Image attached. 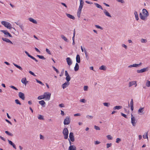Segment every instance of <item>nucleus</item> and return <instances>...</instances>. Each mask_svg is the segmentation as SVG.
I'll return each instance as SVG.
<instances>
[{"mask_svg":"<svg viewBox=\"0 0 150 150\" xmlns=\"http://www.w3.org/2000/svg\"><path fill=\"white\" fill-rule=\"evenodd\" d=\"M80 0V5L79 8L78 9L79 10H81L83 8V4L84 2L83 0Z\"/></svg>","mask_w":150,"mask_h":150,"instance_id":"nucleus-13","label":"nucleus"},{"mask_svg":"<svg viewBox=\"0 0 150 150\" xmlns=\"http://www.w3.org/2000/svg\"><path fill=\"white\" fill-rule=\"evenodd\" d=\"M88 86H84L83 87V89L84 91H86L88 90Z\"/></svg>","mask_w":150,"mask_h":150,"instance_id":"nucleus-53","label":"nucleus"},{"mask_svg":"<svg viewBox=\"0 0 150 150\" xmlns=\"http://www.w3.org/2000/svg\"><path fill=\"white\" fill-rule=\"evenodd\" d=\"M137 81H130L129 83V87H130L133 85H135V87H136L137 85Z\"/></svg>","mask_w":150,"mask_h":150,"instance_id":"nucleus-8","label":"nucleus"},{"mask_svg":"<svg viewBox=\"0 0 150 150\" xmlns=\"http://www.w3.org/2000/svg\"><path fill=\"white\" fill-rule=\"evenodd\" d=\"M66 14L67 16L70 18L72 19L73 20H74L75 19V18L73 16H72V15L67 13H66Z\"/></svg>","mask_w":150,"mask_h":150,"instance_id":"nucleus-18","label":"nucleus"},{"mask_svg":"<svg viewBox=\"0 0 150 150\" xmlns=\"http://www.w3.org/2000/svg\"><path fill=\"white\" fill-rule=\"evenodd\" d=\"M80 102L81 103H85L86 102V101L84 99H82L80 100Z\"/></svg>","mask_w":150,"mask_h":150,"instance_id":"nucleus-46","label":"nucleus"},{"mask_svg":"<svg viewBox=\"0 0 150 150\" xmlns=\"http://www.w3.org/2000/svg\"><path fill=\"white\" fill-rule=\"evenodd\" d=\"M18 96L19 98H21L22 100H24L25 98L24 94L21 92H20L18 93Z\"/></svg>","mask_w":150,"mask_h":150,"instance_id":"nucleus-12","label":"nucleus"},{"mask_svg":"<svg viewBox=\"0 0 150 150\" xmlns=\"http://www.w3.org/2000/svg\"><path fill=\"white\" fill-rule=\"evenodd\" d=\"M103 13L106 16L109 18H111L112 16L110 13L105 9L103 10Z\"/></svg>","mask_w":150,"mask_h":150,"instance_id":"nucleus-9","label":"nucleus"},{"mask_svg":"<svg viewBox=\"0 0 150 150\" xmlns=\"http://www.w3.org/2000/svg\"><path fill=\"white\" fill-rule=\"evenodd\" d=\"M8 143L10 144L12 146L14 149H16V147L14 143H13L11 141L8 139Z\"/></svg>","mask_w":150,"mask_h":150,"instance_id":"nucleus-17","label":"nucleus"},{"mask_svg":"<svg viewBox=\"0 0 150 150\" xmlns=\"http://www.w3.org/2000/svg\"><path fill=\"white\" fill-rule=\"evenodd\" d=\"M146 85L148 87H150V81L147 80L146 81Z\"/></svg>","mask_w":150,"mask_h":150,"instance_id":"nucleus-32","label":"nucleus"},{"mask_svg":"<svg viewBox=\"0 0 150 150\" xmlns=\"http://www.w3.org/2000/svg\"><path fill=\"white\" fill-rule=\"evenodd\" d=\"M121 141V139L120 138H117L116 139V142L117 143H118L119 142Z\"/></svg>","mask_w":150,"mask_h":150,"instance_id":"nucleus-48","label":"nucleus"},{"mask_svg":"<svg viewBox=\"0 0 150 150\" xmlns=\"http://www.w3.org/2000/svg\"><path fill=\"white\" fill-rule=\"evenodd\" d=\"M69 137L70 140L72 142H74V134L73 132H70L69 134Z\"/></svg>","mask_w":150,"mask_h":150,"instance_id":"nucleus-11","label":"nucleus"},{"mask_svg":"<svg viewBox=\"0 0 150 150\" xmlns=\"http://www.w3.org/2000/svg\"><path fill=\"white\" fill-rule=\"evenodd\" d=\"M69 84V82H66L65 83H63L62 85V86L63 89H64L67 87L68 86V85Z\"/></svg>","mask_w":150,"mask_h":150,"instance_id":"nucleus-15","label":"nucleus"},{"mask_svg":"<svg viewBox=\"0 0 150 150\" xmlns=\"http://www.w3.org/2000/svg\"><path fill=\"white\" fill-rule=\"evenodd\" d=\"M142 13L144 15L141 13H140L139 14V16L140 18L143 20H145L146 18L149 16V13L145 9H143L142 10Z\"/></svg>","mask_w":150,"mask_h":150,"instance_id":"nucleus-1","label":"nucleus"},{"mask_svg":"<svg viewBox=\"0 0 150 150\" xmlns=\"http://www.w3.org/2000/svg\"><path fill=\"white\" fill-rule=\"evenodd\" d=\"M99 69L101 70L105 71L106 69V67L105 66L102 65L100 67Z\"/></svg>","mask_w":150,"mask_h":150,"instance_id":"nucleus-25","label":"nucleus"},{"mask_svg":"<svg viewBox=\"0 0 150 150\" xmlns=\"http://www.w3.org/2000/svg\"><path fill=\"white\" fill-rule=\"evenodd\" d=\"M36 80L37 82L38 83L42 85H44V84H43L42 83V82H41L40 81L38 80L37 79H36Z\"/></svg>","mask_w":150,"mask_h":150,"instance_id":"nucleus-45","label":"nucleus"},{"mask_svg":"<svg viewBox=\"0 0 150 150\" xmlns=\"http://www.w3.org/2000/svg\"><path fill=\"white\" fill-rule=\"evenodd\" d=\"M44 99L47 100H49L50 98L51 94L48 92H46L44 94Z\"/></svg>","mask_w":150,"mask_h":150,"instance_id":"nucleus-4","label":"nucleus"},{"mask_svg":"<svg viewBox=\"0 0 150 150\" xmlns=\"http://www.w3.org/2000/svg\"><path fill=\"white\" fill-rule=\"evenodd\" d=\"M70 121L71 118L67 116L64 120V125H68L70 124Z\"/></svg>","mask_w":150,"mask_h":150,"instance_id":"nucleus-6","label":"nucleus"},{"mask_svg":"<svg viewBox=\"0 0 150 150\" xmlns=\"http://www.w3.org/2000/svg\"><path fill=\"white\" fill-rule=\"evenodd\" d=\"M15 102L17 104H18L20 105H21V103L20 101L18 99H16L15 100Z\"/></svg>","mask_w":150,"mask_h":150,"instance_id":"nucleus-38","label":"nucleus"},{"mask_svg":"<svg viewBox=\"0 0 150 150\" xmlns=\"http://www.w3.org/2000/svg\"><path fill=\"white\" fill-rule=\"evenodd\" d=\"M39 103L43 106L45 107V102L43 100H42L39 101Z\"/></svg>","mask_w":150,"mask_h":150,"instance_id":"nucleus-27","label":"nucleus"},{"mask_svg":"<svg viewBox=\"0 0 150 150\" xmlns=\"http://www.w3.org/2000/svg\"><path fill=\"white\" fill-rule=\"evenodd\" d=\"M2 39L3 40V41L6 42H7L10 43L11 44H13L12 42H11L10 40L7 38H2Z\"/></svg>","mask_w":150,"mask_h":150,"instance_id":"nucleus-16","label":"nucleus"},{"mask_svg":"<svg viewBox=\"0 0 150 150\" xmlns=\"http://www.w3.org/2000/svg\"><path fill=\"white\" fill-rule=\"evenodd\" d=\"M61 38L63 39L66 42H68V40L67 39V38L65 37L64 35H61Z\"/></svg>","mask_w":150,"mask_h":150,"instance_id":"nucleus-36","label":"nucleus"},{"mask_svg":"<svg viewBox=\"0 0 150 150\" xmlns=\"http://www.w3.org/2000/svg\"><path fill=\"white\" fill-rule=\"evenodd\" d=\"M149 69V68L148 67L144 68L142 69L141 70H137V72L138 73H142L144 72H145L146 71H148Z\"/></svg>","mask_w":150,"mask_h":150,"instance_id":"nucleus-10","label":"nucleus"},{"mask_svg":"<svg viewBox=\"0 0 150 150\" xmlns=\"http://www.w3.org/2000/svg\"><path fill=\"white\" fill-rule=\"evenodd\" d=\"M95 27L97 28L100 29H102V28L99 25H96Z\"/></svg>","mask_w":150,"mask_h":150,"instance_id":"nucleus-57","label":"nucleus"},{"mask_svg":"<svg viewBox=\"0 0 150 150\" xmlns=\"http://www.w3.org/2000/svg\"><path fill=\"white\" fill-rule=\"evenodd\" d=\"M66 61L68 64L69 66L71 65L72 63V62L69 57H67L66 58Z\"/></svg>","mask_w":150,"mask_h":150,"instance_id":"nucleus-14","label":"nucleus"},{"mask_svg":"<svg viewBox=\"0 0 150 150\" xmlns=\"http://www.w3.org/2000/svg\"><path fill=\"white\" fill-rule=\"evenodd\" d=\"M140 41L142 43H146L147 42V40L146 39L143 38L141 39L140 40Z\"/></svg>","mask_w":150,"mask_h":150,"instance_id":"nucleus-35","label":"nucleus"},{"mask_svg":"<svg viewBox=\"0 0 150 150\" xmlns=\"http://www.w3.org/2000/svg\"><path fill=\"white\" fill-rule=\"evenodd\" d=\"M76 148L75 146L70 145L69 148V150H76Z\"/></svg>","mask_w":150,"mask_h":150,"instance_id":"nucleus-19","label":"nucleus"},{"mask_svg":"<svg viewBox=\"0 0 150 150\" xmlns=\"http://www.w3.org/2000/svg\"><path fill=\"white\" fill-rule=\"evenodd\" d=\"M29 20L31 22H32L33 23L36 24L37 23V21L35 20L33 18H30L29 19Z\"/></svg>","mask_w":150,"mask_h":150,"instance_id":"nucleus-21","label":"nucleus"},{"mask_svg":"<svg viewBox=\"0 0 150 150\" xmlns=\"http://www.w3.org/2000/svg\"><path fill=\"white\" fill-rule=\"evenodd\" d=\"M86 117L88 119H91L93 118V117L91 115H88L86 116Z\"/></svg>","mask_w":150,"mask_h":150,"instance_id":"nucleus-42","label":"nucleus"},{"mask_svg":"<svg viewBox=\"0 0 150 150\" xmlns=\"http://www.w3.org/2000/svg\"><path fill=\"white\" fill-rule=\"evenodd\" d=\"M122 108V107L121 106H116L115 107H114L113 108V109L114 110H120V109H121Z\"/></svg>","mask_w":150,"mask_h":150,"instance_id":"nucleus-24","label":"nucleus"},{"mask_svg":"<svg viewBox=\"0 0 150 150\" xmlns=\"http://www.w3.org/2000/svg\"><path fill=\"white\" fill-rule=\"evenodd\" d=\"M0 31L3 33L5 35H7L8 32L6 30H1Z\"/></svg>","mask_w":150,"mask_h":150,"instance_id":"nucleus-39","label":"nucleus"},{"mask_svg":"<svg viewBox=\"0 0 150 150\" xmlns=\"http://www.w3.org/2000/svg\"><path fill=\"white\" fill-rule=\"evenodd\" d=\"M94 128L96 130H100V127L97 126H96V125H94Z\"/></svg>","mask_w":150,"mask_h":150,"instance_id":"nucleus-50","label":"nucleus"},{"mask_svg":"<svg viewBox=\"0 0 150 150\" xmlns=\"http://www.w3.org/2000/svg\"><path fill=\"white\" fill-rule=\"evenodd\" d=\"M52 67L57 72V73H58L59 72L58 70L57 69H56L55 67L53 66Z\"/></svg>","mask_w":150,"mask_h":150,"instance_id":"nucleus-62","label":"nucleus"},{"mask_svg":"<svg viewBox=\"0 0 150 150\" xmlns=\"http://www.w3.org/2000/svg\"><path fill=\"white\" fill-rule=\"evenodd\" d=\"M38 119L40 120H43L44 119L43 116L40 115H38Z\"/></svg>","mask_w":150,"mask_h":150,"instance_id":"nucleus-34","label":"nucleus"},{"mask_svg":"<svg viewBox=\"0 0 150 150\" xmlns=\"http://www.w3.org/2000/svg\"><path fill=\"white\" fill-rule=\"evenodd\" d=\"M46 52L49 54H51L50 50L47 48H46Z\"/></svg>","mask_w":150,"mask_h":150,"instance_id":"nucleus-51","label":"nucleus"},{"mask_svg":"<svg viewBox=\"0 0 150 150\" xmlns=\"http://www.w3.org/2000/svg\"><path fill=\"white\" fill-rule=\"evenodd\" d=\"M134 14L135 16V17L136 19L137 20H138L139 19V17H138V16L137 14V13L136 11H135L134 12Z\"/></svg>","mask_w":150,"mask_h":150,"instance_id":"nucleus-28","label":"nucleus"},{"mask_svg":"<svg viewBox=\"0 0 150 150\" xmlns=\"http://www.w3.org/2000/svg\"><path fill=\"white\" fill-rule=\"evenodd\" d=\"M59 106L61 108H63L64 107V104L63 103H61L59 104Z\"/></svg>","mask_w":150,"mask_h":150,"instance_id":"nucleus-63","label":"nucleus"},{"mask_svg":"<svg viewBox=\"0 0 150 150\" xmlns=\"http://www.w3.org/2000/svg\"><path fill=\"white\" fill-rule=\"evenodd\" d=\"M100 143V142L98 141H96L94 142L95 144L96 145H97L99 144Z\"/></svg>","mask_w":150,"mask_h":150,"instance_id":"nucleus-60","label":"nucleus"},{"mask_svg":"<svg viewBox=\"0 0 150 150\" xmlns=\"http://www.w3.org/2000/svg\"><path fill=\"white\" fill-rule=\"evenodd\" d=\"M5 132L6 134L9 136H12L13 135L11 133L8 131H6Z\"/></svg>","mask_w":150,"mask_h":150,"instance_id":"nucleus-37","label":"nucleus"},{"mask_svg":"<svg viewBox=\"0 0 150 150\" xmlns=\"http://www.w3.org/2000/svg\"><path fill=\"white\" fill-rule=\"evenodd\" d=\"M79 69V65L77 63H76L75 67H74V71H77Z\"/></svg>","mask_w":150,"mask_h":150,"instance_id":"nucleus-22","label":"nucleus"},{"mask_svg":"<svg viewBox=\"0 0 150 150\" xmlns=\"http://www.w3.org/2000/svg\"><path fill=\"white\" fill-rule=\"evenodd\" d=\"M64 136V138L65 139H67L68 138L69 132L68 129L67 128H64L62 132Z\"/></svg>","mask_w":150,"mask_h":150,"instance_id":"nucleus-3","label":"nucleus"},{"mask_svg":"<svg viewBox=\"0 0 150 150\" xmlns=\"http://www.w3.org/2000/svg\"><path fill=\"white\" fill-rule=\"evenodd\" d=\"M76 61L78 63L80 62V58L79 54H77L76 58Z\"/></svg>","mask_w":150,"mask_h":150,"instance_id":"nucleus-20","label":"nucleus"},{"mask_svg":"<svg viewBox=\"0 0 150 150\" xmlns=\"http://www.w3.org/2000/svg\"><path fill=\"white\" fill-rule=\"evenodd\" d=\"M10 87L11 88H13V89H14V90H18V89L16 88V87L14 86H10Z\"/></svg>","mask_w":150,"mask_h":150,"instance_id":"nucleus-52","label":"nucleus"},{"mask_svg":"<svg viewBox=\"0 0 150 150\" xmlns=\"http://www.w3.org/2000/svg\"><path fill=\"white\" fill-rule=\"evenodd\" d=\"M143 137L144 139H145L146 138L148 139V132H146L144 133V134L143 135Z\"/></svg>","mask_w":150,"mask_h":150,"instance_id":"nucleus-30","label":"nucleus"},{"mask_svg":"<svg viewBox=\"0 0 150 150\" xmlns=\"http://www.w3.org/2000/svg\"><path fill=\"white\" fill-rule=\"evenodd\" d=\"M13 64L14 65V66H15L17 68L21 70H22V69H23L20 66H19V65H17L16 64H15L14 63H13Z\"/></svg>","mask_w":150,"mask_h":150,"instance_id":"nucleus-29","label":"nucleus"},{"mask_svg":"<svg viewBox=\"0 0 150 150\" xmlns=\"http://www.w3.org/2000/svg\"><path fill=\"white\" fill-rule=\"evenodd\" d=\"M94 4L97 8L101 9L102 10L103 9V8L102 7V6L99 4H98V3H95Z\"/></svg>","mask_w":150,"mask_h":150,"instance_id":"nucleus-23","label":"nucleus"},{"mask_svg":"<svg viewBox=\"0 0 150 150\" xmlns=\"http://www.w3.org/2000/svg\"><path fill=\"white\" fill-rule=\"evenodd\" d=\"M66 79L67 82H69L71 79V77L69 76H68V77L66 76Z\"/></svg>","mask_w":150,"mask_h":150,"instance_id":"nucleus-43","label":"nucleus"},{"mask_svg":"<svg viewBox=\"0 0 150 150\" xmlns=\"http://www.w3.org/2000/svg\"><path fill=\"white\" fill-rule=\"evenodd\" d=\"M103 104L104 106L107 107H109L110 105V103H103Z\"/></svg>","mask_w":150,"mask_h":150,"instance_id":"nucleus-33","label":"nucleus"},{"mask_svg":"<svg viewBox=\"0 0 150 150\" xmlns=\"http://www.w3.org/2000/svg\"><path fill=\"white\" fill-rule=\"evenodd\" d=\"M145 113L144 107H140L138 110V113L140 115H142Z\"/></svg>","mask_w":150,"mask_h":150,"instance_id":"nucleus-5","label":"nucleus"},{"mask_svg":"<svg viewBox=\"0 0 150 150\" xmlns=\"http://www.w3.org/2000/svg\"><path fill=\"white\" fill-rule=\"evenodd\" d=\"M112 145V144L111 143H108L106 144L107 145V148H108L109 147H111Z\"/></svg>","mask_w":150,"mask_h":150,"instance_id":"nucleus-49","label":"nucleus"},{"mask_svg":"<svg viewBox=\"0 0 150 150\" xmlns=\"http://www.w3.org/2000/svg\"><path fill=\"white\" fill-rule=\"evenodd\" d=\"M19 26L21 28V29L23 31L24 28H23V25L22 24H20V25H19Z\"/></svg>","mask_w":150,"mask_h":150,"instance_id":"nucleus-55","label":"nucleus"},{"mask_svg":"<svg viewBox=\"0 0 150 150\" xmlns=\"http://www.w3.org/2000/svg\"><path fill=\"white\" fill-rule=\"evenodd\" d=\"M130 106H133V100L132 99L130 103Z\"/></svg>","mask_w":150,"mask_h":150,"instance_id":"nucleus-64","label":"nucleus"},{"mask_svg":"<svg viewBox=\"0 0 150 150\" xmlns=\"http://www.w3.org/2000/svg\"><path fill=\"white\" fill-rule=\"evenodd\" d=\"M121 115L122 116L124 117H125V118H127V115L125 114L122 112L121 113Z\"/></svg>","mask_w":150,"mask_h":150,"instance_id":"nucleus-58","label":"nucleus"},{"mask_svg":"<svg viewBox=\"0 0 150 150\" xmlns=\"http://www.w3.org/2000/svg\"><path fill=\"white\" fill-rule=\"evenodd\" d=\"M38 100H41L42 99H44V95L39 96L38 98Z\"/></svg>","mask_w":150,"mask_h":150,"instance_id":"nucleus-40","label":"nucleus"},{"mask_svg":"<svg viewBox=\"0 0 150 150\" xmlns=\"http://www.w3.org/2000/svg\"><path fill=\"white\" fill-rule=\"evenodd\" d=\"M65 76H69L68 73L67 72V71H65Z\"/></svg>","mask_w":150,"mask_h":150,"instance_id":"nucleus-61","label":"nucleus"},{"mask_svg":"<svg viewBox=\"0 0 150 150\" xmlns=\"http://www.w3.org/2000/svg\"><path fill=\"white\" fill-rule=\"evenodd\" d=\"M107 137L108 140H112V137L110 135L107 136Z\"/></svg>","mask_w":150,"mask_h":150,"instance_id":"nucleus-44","label":"nucleus"},{"mask_svg":"<svg viewBox=\"0 0 150 150\" xmlns=\"http://www.w3.org/2000/svg\"><path fill=\"white\" fill-rule=\"evenodd\" d=\"M1 23L2 25H4L5 27L8 29H11L12 28L11 25L9 23L5 21H2Z\"/></svg>","mask_w":150,"mask_h":150,"instance_id":"nucleus-2","label":"nucleus"},{"mask_svg":"<svg viewBox=\"0 0 150 150\" xmlns=\"http://www.w3.org/2000/svg\"><path fill=\"white\" fill-rule=\"evenodd\" d=\"M21 82L24 84L25 85L27 84L28 81H26V78H23L21 80Z\"/></svg>","mask_w":150,"mask_h":150,"instance_id":"nucleus-26","label":"nucleus"},{"mask_svg":"<svg viewBox=\"0 0 150 150\" xmlns=\"http://www.w3.org/2000/svg\"><path fill=\"white\" fill-rule=\"evenodd\" d=\"M29 73L31 75H33V76H36L34 74V73H33V72H32V71H29Z\"/></svg>","mask_w":150,"mask_h":150,"instance_id":"nucleus-59","label":"nucleus"},{"mask_svg":"<svg viewBox=\"0 0 150 150\" xmlns=\"http://www.w3.org/2000/svg\"><path fill=\"white\" fill-rule=\"evenodd\" d=\"M131 122L133 126H135L136 123V121L134 116L132 114L131 115Z\"/></svg>","mask_w":150,"mask_h":150,"instance_id":"nucleus-7","label":"nucleus"},{"mask_svg":"<svg viewBox=\"0 0 150 150\" xmlns=\"http://www.w3.org/2000/svg\"><path fill=\"white\" fill-rule=\"evenodd\" d=\"M37 56L40 59H45V58L42 55H37Z\"/></svg>","mask_w":150,"mask_h":150,"instance_id":"nucleus-41","label":"nucleus"},{"mask_svg":"<svg viewBox=\"0 0 150 150\" xmlns=\"http://www.w3.org/2000/svg\"><path fill=\"white\" fill-rule=\"evenodd\" d=\"M142 63H140L139 64H133V67H139L141 66L142 64Z\"/></svg>","mask_w":150,"mask_h":150,"instance_id":"nucleus-31","label":"nucleus"},{"mask_svg":"<svg viewBox=\"0 0 150 150\" xmlns=\"http://www.w3.org/2000/svg\"><path fill=\"white\" fill-rule=\"evenodd\" d=\"M25 52L28 57L30 58H31V57H32V56L30 55L27 51H25Z\"/></svg>","mask_w":150,"mask_h":150,"instance_id":"nucleus-47","label":"nucleus"},{"mask_svg":"<svg viewBox=\"0 0 150 150\" xmlns=\"http://www.w3.org/2000/svg\"><path fill=\"white\" fill-rule=\"evenodd\" d=\"M118 2H120L121 3H124L125 1L123 0H116Z\"/></svg>","mask_w":150,"mask_h":150,"instance_id":"nucleus-56","label":"nucleus"},{"mask_svg":"<svg viewBox=\"0 0 150 150\" xmlns=\"http://www.w3.org/2000/svg\"><path fill=\"white\" fill-rule=\"evenodd\" d=\"M122 46L123 47H124L126 49H127V46L125 44H122Z\"/></svg>","mask_w":150,"mask_h":150,"instance_id":"nucleus-54","label":"nucleus"}]
</instances>
